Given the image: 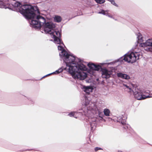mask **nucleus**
Segmentation results:
<instances>
[{
	"label": "nucleus",
	"mask_w": 152,
	"mask_h": 152,
	"mask_svg": "<svg viewBox=\"0 0 152 152\" xmlns=\"http://www.w3.org/2000/svg\"><path fill=\"white\" fill-rule=\"evenodd\" d=\"M137 39H138V42L139 43L143 41V38L142 34L140 33L137 34Z\"/></svg>",
	"instance_id": "dca6fc26"
},
{
	"label": "nucleus",
	"mask_w": 152,
	"mask_h": 152,
	"mask_svg": "<svg viewBox=\"0 0 152 152\" xmlns=\"http://www.w3.org/2000/svg\"><path fill=\"white\" fill-rule=\"evenodd\" d=\"M140 50L136 52L135 50L133 51L129 52L127 53L124 55V57H122L118 59L117 61L121 63L124 60L128 63H133L138 60L140 56Z\"/></svg>",
	"instance_id": "39448f33"
},
{
	"label": "nucleus",
	"mask_w": 152,
	"mask_h": 152,
	"mask_svg": "<svg viewBox=\"0 0 152 152\" xmlns=\"http://www.w3.org/2000/svg\"><path fill=\"white\" fill-rule=\"evenodd\" d=\"M41 31L42 33H43V32H42V31Z\"/></svg>",
	"instance_id": "c85d7f7f"
},
{
	"label": "nucleus",
	"mask_w": 152,
	"mask_h": 152,
	"mask_svg": "<svg viewBox=\"0 0 152 152\" xmlns=\"http://www.w3.org/2000/svg\"><path fill=\"white\" fill-rule=\"evenodd\" d=\"M97 3L102 4L104 3V0H94Z\"/></svg>",
	"instance_id": "412c9836"
},
{
	"label": "nucleus",
	"mask_w": 152,
	"mask_h": 152,
	"mask_svg": "<svg viewBox=\"0 0 152 152\" xmlns=\"http://www.w3.org/2000/svg\"><path fill=\"white\" fill-rule=\"evenodd\" d=\"M83 89L86 93L89 94L92 92L93 88L90 86H84L83 87Z\"/></svg>",
	"instance_id": "4468645a"
},
{
	"label": "nucleus",
	"mask_w": 152,
	"mask_h": 152,
	"mask_svg": "<svg viewBox=\"0 0 152 152\" xmlns=\"http://www.w3.org/2000/svg\"><path fill=\"white\" fill-rule=\"evenodd\" d=\"M146 50L148 51H150L152 52V47L150 48H147Z\"/></svg>",
	"instance_id": "393cba45"
},
{
	"label": "nucleus",
	"mask_w": 152,
	"mask_h": 152,
	"mask_svg": "<svg viewBox=\"0 0 152 152\" xmlns=\"http://www.w3.org/2000/svg\"><path fill=\"white\" fill-rule=\"evenodd\" d=\"M123 87L125 90L131 93H132V91L134 90V88L133 89H132L131 87L127 84H123Z\"/></svg>",
	"instance_id": "2eb2a0df"
},
{
	"label": "nucleus",
	"mask_w": 152,
	"mask_h": 152,
	"mask_svg": "<svg viewBox=\"0 0 152 152\" xmlns=\"http://www.w3.org/2000/svg\"><path fill=\"white\" fill-rule=\"evenodd\" d=\"M55 21L57 22H60L61 20V17L59 16H56L54 18Z\"/></svg>",
	"instance_id": "6ab92c4d"
},
{
	"label": "nucleus",
	"mask_w": 152,
	"mask_h": 152,
	"mask_svg": "<svg viewBox=\"0 0 152 152\" xmlns=\"http://www.w3.org/2000/svg\"><path fill=\"white\" fill-rule=\"evenodd\" d=\"M102 149L101 148H99V147H96L94 148V150H95V151H98L99 150H102Z\"/></svg>",
	"instance_id": "b1692460"
},
{
	"label": "nucleus",
	"mask_w": 152,
	"mask_h": 152,
	"mask_svg": "<svg viewBox=\"0 0 152 152\" xmlns=\"http://www.w3.org/2000/svg\"><path fill=\"white\" fill-rule=\"evenodd\" d=\"M118 152H122L121 151H118Z\"/></svg>",
	"instance_id": "cd10ccee"
},
{
	"label": "nucleus",
	"mask_w": 152,
	"mask_h": 152,
	"mask_svg": "<svg viewBox=\"0 0 152 152\" xmlns=\"http://www.w3.org/2000/svg\"><path fill=\"white\" fill-rule=\"evenodd\" d=\"M112 64V63H107V65H109V64Z\"/></svg>",
	"instance_id": "a878e982"
},
{
	"label": "nucleus",
	"mask_w": 152,
	"mask_h": 152,
	"mask_svg": "<svg viewBox=\"0 0 152 152\" xmlns=\"http://www.w3.org/2000/svg\"><path fill=\"white\" fill-rule=\"evenodd\" d=\"M140 47L145 48L147 46H152V39H149L145 42L140 44Z\"/></svg>",
	"instance_id": "f8f14e48"
},
{
	"label": "nucleus",
	"mask_w": 152,
	"mask_h": 152,
	"mask_svg": "<svg viewBox=\"0 0 152 152\" xmlns=\"http://www.w3.org/2000/svg\"><path fill=\"white\" fill-rule=\"evenodd\" d=\"M85 109H87V115L86 116L90 117L88 115L90 114L91 112L96 114L94 117L89 118L88 121L92 129L96 127L97 121L101 122L104 121L105 122V120L103 118L104 115L102 108L101 106L98 105L97 106L94 103H91L87 100V98L85 99Z\"/></svg>",
	"instance_id": "7ed1b4c3"
},
{
	"label": "nucleus",
	"mask_w": 152,
	"mask_h": 152,
	"mask_svg": "<svg viewBox=\"0 0 152 152\" xmlns=\"http://www.w3.org/2000/svg\"><path fill=\"white\" fill-rule=\"evenodd\" d=\"M111 73V72L106 69H103L102 70V76L103 78L107 79L109 78Z\"/></svg>",
	"instance_id": "1a4fd4ad"
},
{
	"label": "nucleus",
	"mask_w": 152,
	"mask_h": 152,
	"mask_svg": "<svg viewBox=\"0 0 152 152\" xmlns=\"http://www.w3.org/2000/svg\"><path fill=\"white\" fill-rule=\"evenodd\" d=\"M114 19V20H117L116 19H115L114 18V19Z\"/></svg>",
	"instance_id": "bb28decb"
},
{
	"label": "nucleus",
	"mask_w": 152,
	"mask_h": 152,
	"mask_svg": "<svg viewBox=\"0 0 152 152\" xmlns=\"http://www.w3.org/2000/svg\"><path fill=\"white\" fill-rule=\"evenodd\" d=\"M87 109L84 110L83 109L80 110L78 112H72L69 113L68 115L70 117H74V118H77L82 115H87Z\"/></svg>",
	"instance_id": "423d86ee"
},
{
	"label": "nucleus",
	"mask_w": 152,
	"mask_h": 152,
	"mask_svg": "<svg viewBox=\"0 0 152 152\" xmlns=\"http://www.w3.org/2000/svg\"><path fill=\"white\" fill-rule=\"evenodd\" d=\"M104 114L107 116H109L110 115V111L109 109L105 108L104 109L103 111Z\"/></svg>",
	"instance_id": "f3484780"
},
{
	"label": "nucleus",
	"mask_w": 152,
	"mask_h": 152,
	"mask_svg": "<svg viewBox=\"0 0 152 152\" xmlns=\"http://www.w3.org/2000/svg\"><path fill=\"white\" fill-rule=\"evenodd\" d=\"M88 65L91 70H93V75H94L93 72L94 71H99L101 68V67L99 65H96L93 64H89Z\"/></svg>",
	"instance_id": "9b49d317"
},
{
	"label": "nucleus",
	"mask_w": 152,
	"mask_h": 152,
	"mask_svg": "<svg viewBox=\"0 0 152 152\" xmlns=\"http://www.w3.org/2000/svg\"><path fill=\"white\" fill-rule=\"evenodd\" d=\"M126 116L125 115H122L117 118V121L121 123L124 125L123 128L125 129L128 128L130 126L129 125L126 124Z\"/></svg>",
	"instance_id": "0eeeda50"
},
{
	"label": "nucleus",
	"mask_w": 152,
	"mask_h": 152,
	"mask_svg": "<svg viewBox=\"0 0 152 152\" xmlns=\"http://www.w3.org/2000/svg\"><path fill=\"white\" fill-rule=\"evenodd\" d=\"M0 8H9L20 12L23 16L29 17V14L27 13V11L31 9V5L27 4L22 5L18 2H16L12 4L10 3L9 0H0Z\"/></svg>",
	"instance_id": "20e7f679"
},
{
	"label": "nucleus",
	"mask_w": 152,
	"mask_h": 152,
	"mask_svg": "<svg viewBox=\"0 0 152 152\" xmlns=\"http://www.w3.org/2000/svg\"><path fill=\"white\" fill-rule=\"evenodd\" d=\"M142 92V91L136 88L132 91L134 97L139 100L143 99Z\"/></svg>",
	"instance_id": "6e6552de"
},
{
	"label": "nucleus",
	"mask_w": 152,
	"mask_h": 152,
	"mask_svg": "<svg viewBox=\"0 0 152 152\" xmlns=\"http://www.w3.org/2000/svg\"><path fill=\"white\" fill-rule=\"evenodd\" d=\"M62 71H63V69L61 68H59L58 70H56L55 72H54L53 73L49 74L47 75H50L52 74H58L59 73H60Z\"/></svg>",
	"instance_id": "a211bd4d"
},
{
	"label": "nucleus",
	"mask_w": 152,
	"mask_h": 152,
	"mask_svg": "<svg viewBox=\"0 0 152 152\" xmlns=\"http://www.w3.org/2000/svg\"><path fill=\"white\" fill-rule=\"evenodd\" d=\"M117 75L118 77L120 78L123 79L128 80L130 78V77L127 74L121 72L118 73L117 74Z\"/></svg>",
	"instance_id": "ddd939ff"
},
{
	"label": "nucleus",
	"mask_w": 152,
	"mask_h": 152,
	"mask_svg": "<svg viewBox=\"0 0 152 152\" xmlns=\"http://www.w3.org/2000/svg\"><path fill=\"white\" fill-rule=\"evenodd\" d=\"M111 2V3L113 5L115 6L116 7H118V5L115 3V1L114 0H110L109 1Z\"/></svg>",
	"instance_id": "4be33fe9"
},
{
	"label": "nucleus",
	"mask_w": 152,
	"mask_h": 152,
	"mask_svg": "<svg viewBox=\"0 0 152 152\" xmlns=\"http://www.w3.org/2000/svg\"><path fill=\"white\" fill-rule=\"evenodd\" d=\"M31 9L27 11V13L29 14V17L25 18L30 19V24L32 28L36 29L40 28L43 26V31L46 33L50 34L51 37L54 39L55 43L59 44L61 42L58 37L60 36V33L58 31L54 30L53 29L55 28V25L52 22H46L45 17L39 15V11L36 7H32Z\"/></svg>",
	"instance_id": "f03ea898"
},
{
	"label": "nucleus",
	"mask_w": 152,
	"mask_h": 152,
	"mask_svg": "<svg viewBox=\"0 0 152 152\" xmlns=\"http://www.w3.org/2000/svg\"><path fill=\"white\" fill-rule=\"evenodd\" d=\"M142 92L143 99L152 97V91H150L148 90H143Z\"/></svg>",
	"instance_id": "9d476101"
},
{
	"label": "nucleus",
	"mask_w": 152,
	"mask_h": 152,
	"mask_svg": "<svg viewBox=\"0 0 152 152\" xmlns=\"http://www.w3.org/2000/svg\"><path fill=\"white\" fill-rule=\"evenodd\" d=\"M107 16H108L109 18H112L113 19H114V18L113 16L111 14L109 13H108Z\"/></svg>",
	"instance_id": "5701e85b"
},
{
	"label": "nucleus",
	"mask_w": 152,
	"mask_h": 152,
	"mask_svg": "<svg viewBox=\"0 0 152 152\" xmlns=\"http://www.w3.org/2000/svg\"><path fill=\"white\" fill-rule=\"evenodd\" d=\"M59 37L61 42L56 44L59 45L58 46V50L61 51L59 56L66 64L65 69L68 70L69 72L74 79L81 80L85 79L87 76L85 72L87 69V66L83 64H79L78 62L80 61L79 59L70 54L63 48L64 45Z\"/></svg>",
	"instance_id": "f257e3e1"
},
{
	"label": "nucleus",
	"mask_w": 152,
	"mask_h": 152,
	"mask_svg": "<svg viewBox=\"0 0 152 152\" xmlns=\"http://www.w3.org/2000/svg\"><path fill=\"white\" fill-rule=\"evenodd\" d=\"M108 10H102L98 12V13L102 14L104 15L107 16L108 13Z\"/></svg>",
	"instance_id": "aec40b11"
}]
</instances>
